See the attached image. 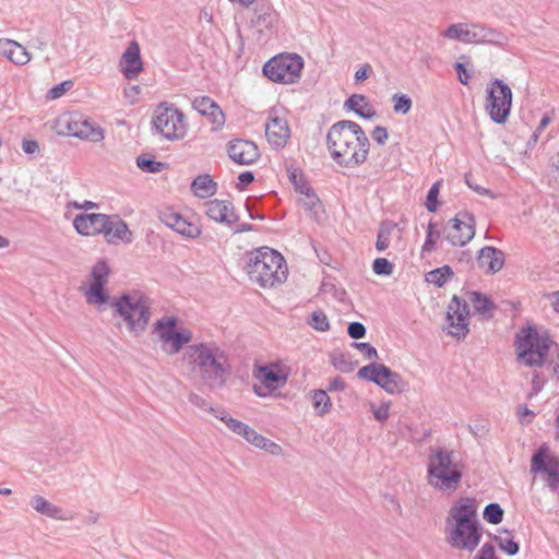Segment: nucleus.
Returning <instances> with one entry per match:
<instances>
[{
    "label": "nucleus",
    "mask_w": 559,
    "mask_h": 559,
    "mask_svg": "<svg viewBox=\"0 0 559 559\" xmlns=\"http://www.w3.org/2000/svg\"><path fill=\"white\" fill-rule=\"evenodd\" d=\"M265 136L272 147L283 148L290 138L287 120L280 117L270 118L265 123Z\"/></svg>",
    "instance_id": "nucleus-24"
},
{
    "label": "nucleus",
    "mask_w": 559,
    "mask_h": 559,
    "mask_svg": "<svg viewBox=\"0 0 559 559\" xmlns=\"http://www.w3.org/2000/svg\"><path fill=\"white\" fill-rule=\"evenodd\" d=\"M73 226L82 236H95L103 234L108 243L132 242V233L127 223L118 215L102 213L78 214L73 219Z\"/></svg>",
    "instance_id": "nucleus-5"
},
{
    "label": "nucleus",
    "mask_w": 559,
    "mask_h": 559,
    "mask_svg": "<svg viewBox=\"0 0 559 559\" xmlns=\"http://www.w3.org/2000/svg\"><path fill=\"white\" fill-rule=\"evenodd\" d=\"M70 206H73L74 209H79V210H93V209H98L99 205L93 201H84L83 203H79L78 201H73L69 204Z\"/></svg>",
    "instance_id": "nucleus-63"
},
{
    "label": "nucleus",
    "mask_w": 559,
    "mask_h": 559,
    "mask_svg": "<svg viewBox=\"0 0 559 559\" xmlns=\"http://www.w3.org/2000/svg\"><path fill=\"white\" fill-rule=\"evenodd\" d=\"M504 511L499 503H488L483 512L484 519L490 524H499L503 520Z\"/></svg>",
    "instance_id": "nucleus-40"
},
{
    "label": "nucleus",
    "mask_w": 559,
    "mask_h": 559,
    "mask_svg": "<svg viewBox=\"0 0 559 559\" xmlns=\"http://www.w3.org/2000/svg\"><path fill=\"white\" fill-rule=\"evenodd\" d=\"M246 271L250 280L261 287H273L286 281L288 269L283 255L269 247L247 254Z\"/></svg>",
    "instance_id": "nucleus-4"
},
{
    "label": "nucleus",
    "mask_w": 559,
    "mask_h": 559,
    "mask_svg": "<svg viewBox=\"0 0 559 559\" xmlns=\"http://www.w3.org/2000/svg\"><path fill=\"white\" fill-rule=\"evenodd\" d=\"M178 318L164 316L153 325V333L160 342V348L169 356L178 354L192 340L189 329L176 330Z\"/></svg>",
    "instance_id": "nucleus-10"
},
{
    "label": "nucleus",
    "mask_w": 559,
    "mask_h": 559,
    "mask_svg": "<svg viewBox=\"0 0 559 559\" xmlns=\"http://www.w3.org/2000/svg\"><path fill=\"white\" fill-rule=\"evenodd\" d=\"M112 306L127 322L130 332L140 335L146 330L151 319V304L141 292L123 293Z\"/></svg>",
    "instance_id": "nucleus-7"
},
{
    "label": "nucleus",
    "mask_w": 559,
    "mask_h": 559,
    "mask_svg": "<svg viewBox=\"0 0 559 559\" xmlns=\"http://www.w3.org/2000/svg\"><path fill=\"white\" fill-rule=\"evenodd\" d=\"M211 122L215 126V129H218L225 123V115L219 106H217L216 110H211L206 115Z\"/></svg>",
    "instance_id": "nucleus-55"
},
{
    "label": "nucleus",
    "mask_w": 559,
    "mask_h": 559,
    "mask_svg": "<svg viewBox=\"0 0 559 559\" xmlns=\"http://www.w3.org/2000/svg\"><path fill=\"white\" fill-rule=\"evenodd\" d=\"M72 81L61 82L48 91L47 97L50 99H57L61 97L67 91H69L72 87Z\"/></svg>",
    "instance_id": "nucleus-51"
},
{
    "label": "nucleus",
    "mask_w": 559,
    "mask_h": 559,
    "mask_svg": "<svg viewBox=\"0 0 559 559\" xmlns=\"http://www.w3.org/2000/svg\"><path fill=\"white\" fill-rule=\"evenodd\" d=\"M217 104L209 96H201L194 98L192 107L202 116H206L209 111L216 110Z\"/></svg>",
    "instance_id": "nucleus-46"
},
{
    "label": "nucleus",
    "mask_w": 559,
    "mask_h": 559,
    "mask_svg": "<svg viewBox=\"0 0 559 559\" xmlns=\"http://www.w3.org/2000/svg\"><path fill=\"white\" fill-rule=\"evenodd\" d=\"M502 532L508 535L507 538L499 535H493L492 539L497 543L498 547L507 555H516L520 550V546L516 542L513 540L512 533L508 530H503Z\"/></svg>",
    "instance_id": "nucleus-38"
},
{
    "label": "nucleus",
    "mask_w": 559,
    "mask_h": 559,
    "mask_svg": "<svg viewBox=\"0 0 559 559\" xmlns=\"http://www.w3.org/2000/svg\"><path fill=\"white\" fill-rule=\"evenodd\" d=\"M352 346L357 348L358 350H360L366 359L371 360V359H378L379 358L378 352H377L376 347H373L369 343L353 342Z\"/></svg>",
    "instance_id": "nucleus-50"
},
{
    "label": "nucleus",
    "mask_w": 559,
    "mask_h": 559,
    "mask_svg": "<svg viewBox=\"0 0 559 559\" xmlns=\"http://www.w3.org/2000/svg\"><path fill=\"white\" fill-rule=\"evenodd\" d=\"M182 360L199 369L200 377L210 389H221L225 385L230 366L224 352L207 343L189 345L182 355Z\"/></svg>",
    "instance_id": "nucleus-2"
},
{
    "label": "nucleus",
    "mask_w": 559,
    "mask_h": 559,
    "mask_svg": "<svg viewBox=\"0 0 559 559\" xmlns=\"http://www.w3.org/2000/svg\"><path fill=\"white\" fill-rule=\"evenodd\" d=\"M518 414L522 424H530L532 418L535 416L534 412L527 406H519Z\"/></svg>",
    "instance_id": "nucleus-60"
},
{
    "label": "nucleus",
    "mask_w": 559,
    "mask_h": 559,
    "mask_svg": "<svg viewBox=\"0 0 559 559\" xmlns=\"http://www.w3.org/2000/svg\"><path fill=\"white\" fill-rule=\"evenodd\" d=\"M453 276V271L449 265H443L431 270L426 275V281L437 287H442L447 281Z\"/></svg>",
    "instance_id": "nucleus-36"
},
{
    "label": "nucleus",
    "mask_w": 559,
    "mask_h": 559,
    "mask_svg": "<svg viewBox=\"0 0 559 559\" xmlns=\"http://www.w3.org/2000/svg\"><path fill=\"white\" fill-rule=\"evenodd\" d=\"M367 330L366 326L357 321L350 322L347 326V334L354 338L359 340L366 336Z\"/></svg>",
    "instance_id": "nucleus-52"
},
{
    "label": "nucleus",
    "mask_w": 559,
    "mask_h": 559,
    "mask_svg": "<svg viewBox=\"0 0 559 559\" xmlns=\"http://www.w3.org/2000/svg\"><path fill=\"white\" fill-rule=\"evenodd\" d=\"M392 100L394 103L393 109L396 114L406 115L409 112L413 102L408 95L396 93L392 96Z\"/></svg>",
    "instance_id": "nucleus-45"
},
{
    "label": "nucleus",
    "mask_w": 559,
    "mask_h": 559,
    "mask_svg": "<svg viewBox=\"0 0 559 559\" xmlns=\"http://www.w3.org/2000/svg\"><path fill=\"white\" fill-rule=\"evenodd\" d=\"M304 59L297 53H278L263 66V74L272 82L293 84L300 79Z\"/></svg>",
    "instance_id": "nucleus-9"
},
{
    "label": "nucleus",
    "mask_w": 559,
    "mask_h": 559,
    "mask_svg": "<svg viewBox=\"0 0 559 559\" xmlns=\"http://www.w3.org/2000/svg\"><path fill=\"white\" fill-rule=\"evenodd\" d=\"M32 507L40 514L56 520H67L61 508L52 504L43 496L36 495L32 498Z\"/></svg>",
    "instance_id": "nucleus-32"
},
{
    "label": "nucleus",
    "mask_w": 559,
    "mask_h": 559,
    "mask_svg": "<svg viewBox=\"0 0 559 559\" xmlns=\"http://www.w3.org/2000/svg\"><path fill=\"white\" fill-rule=\"evenodd\" d=\"M252 445L263 449L267 452H270L273 455H278L282 453V448L274 441L263 437L262 435L258 433L254 436V442L251 443Z\"/></svg>",
    "instance_id": "nucleus-42"
},
{
    "label": "nucleus",
    "mask_w": 559,
    "mask_h": 559,
    "mask_svg": "<svg viewBox=\"0 0 559 559\" xmlns=\"http://www.w3.org/2000/svg\"><path fill=\"white\" fill-rule=\"evenodd\" d=\"M394 265L385 258L373 260L372 270L377 275L389 276L393 273Z\"/></svg>",
    "instance_id": "nucleus-49"
},
{
    "label": "nucleus",
    "mask_w": 559,
    "mask_h": 559,
    "mask_svg": "<svg viewBox=\"0 0 559 559\" xmlns=\"http://www.w3.org/2000/svg\"><path fill=\"white\" fill-rule=\"evenodd\" d=\"M461 59H467V61L466 62H455L453 64V68L457 73L459 82L463 85H467L472 79L473 69L472 70L467 69V66L471 64L468 57L462 56Z\"/></svg>",
    "instance_id": "nucleus-44"
},
{
    "label": "nucleus",
    "mask_w": 559,
    "mask_h": 559,
    "mask_svg": "<svg viewBox=\"0 0 559 559\" xmlns=\"http://www.w3.org/2000/svg\"><path fill=\"white\" fill-rule=\"evenodd\" d=\"M468 44H490L495 46L502 45L504 36L495 28L484 24L469 23Z\"/></svg>",
    "instance_id": "nucleus-25"
},
{
    "label": "nucleus",
    "mask_w": 559,
    "mask_h": 559,
    "mask_svg": "<svg viewBox=\"0 0 559 559\" xmlns=\"http://www.w3.org/2000/svg\"><path fill=\"white\" fill-rule=\"evenodd\" d=\"M468 296L476 313L484 319L492 318V311L496 309V305L490 297L479 292H471Z\"/></svg>",
    "instance_id": "nucleus-31"
},
{
    "label": "nucleus",
    "mask_w": 559,
    "mask_h": 559,
    "mask_svg": "<svg viewBox=\"0 0 559 559\" xmlns=\"http://www.w3.org/2000/svg\"><path fill=\"white\" fill-rule=\"evenodd\" d=\"M440 193V181L435 182L428 190L425 206L428 212L435 213L438 209V197Z\"/></svg>",
    "instance_id": "nucleus-47"
},
{
    "label": "nucleus",
    "mask_w": 559,
    "mask_h": 559,
    "mask_svg": "<svg viewBox=\"0 0 559 559\" xmlns=\"http://www.w3.org/2000/svg\"><path fill=\"white\" fill-rule=\"evenodd\" d=\"M468 306L457 296H453L447 312L449 334L457 340L464 338L469 332L468 329Z\"/></svg>",
    "instance_id": "nucleus-18"
},
{
    "label": "nucleus",
    "mask_w": 559,
    "mask_h": 559,
    "mask_svg": "<svg viewBox=\"0 0 559 559\" xmlns=\"http://www.w3.org/2000/svg\"><path fill=\"white\" fill-rule=\"evenodd\" d=\"M312 394V406L318 416L323 417L329 414L332 409V402L326 391L313 390Z\"/></svg>",
    "instance_id": "nucleus-35"
},
{
    "label": "nucleus",
    "mask_w": 559,
    "mask_h": 559,
    "mask_svg": "<svg viewBox=\"0 0 559 559\" xmlns=\"http://www.w3.org/2000/svg\"><path fill=\"white\" fill-rule=\"evenodd\" d=\"M469 28V23L451 24L444 32V36L450 39L468 44Z\"/></svg>",
    "instance_id": "nucleus-37"
},
{
    "label": "nucleus",
    "mask_w": 559,
    "mask_h": 559,
    "mask_svg": "<svg viewBox=\"0 0 559 559\" xmlns=\"http://www.w3.org/2000/svg\"><path fill=\"white\" fill-rule=\"evenodd\" d=\"M463 473L453 461V451L437 448L428 462L427 480L435 489L455 491L459 488Z\"/></svg>",
    "instance_id": "nucleus-6"
},
{
    "label": "nucleus",
    "mask_w": 559,
    "mask_h": 559,
    "mask_svg": "<svg viewBox=\"0 0 559 559\" xmlns=\"http://www.w3.org/2000/svg\"><path fill=\"white\" fill-rule=\"evenodd\" d=\"M22 150L26 154H35L39 152V144L36 140H23Z\"/></svg>",
    "instance_id": "nucleus-61"
},
{
    "label": "nucleus",
    "mask_w": 559,
    "mask_h": 559,
    "mask_svg": "<svg viewBox=\"0 0 559 559\" xmlns=\"http://www.w3.org/2000/svg\"><path fill=\"white\" fill-rule=\"evenodd\" d=\"M326 146L332 159L337 165L355 168L366 162L370 143L367 134L357 122L341 120L329 129Z\"/></svg>",
    "instance_id": "nucleus-1"
},
{
    "label": "nucleus",
    "mask_w": 559,
    "mask_h": 559,
    "mask_svg": "<svg viewBox=\"0 0 559 559\" xmlns=\"http://www.w3.org/2000/svg\"><path fill=\"white\" fill-rule=\"evenodd\" d=\"M371 71V66L369 63H366L355 72L354 78L357 82H362L370 76Z\"/></svg>",
    "instance_id": "nucleus-59"
},
{
    "label": "nucleus",
    "mask_w": 559,
    "mask_h": 559,
    "mask_svg": "<svg viewBox=\"0 0 559 559\" xmlns=\"http://www.w3.org/2000/svg\"><path fill=\"white\" fill-rule=\"evenodd\" d=\"M215 417L223 421L226 427L234 433L242 437L249 443L254 442V436L258 432L247 424L231 417L226 409H214Z\"/></svg>",
    "instance_id": "nucleus-26"
},
{
    "label": "nucleus",
    "mask_w": 559,
    "mask_h": 559,
    "mask_svg": "<svg viewBox=\"0 0 559 559\" xmlns=\"http://www.w3.org/2000/svg\"><path fill=\"white\" fill-rule=\"evenodd\" d=\"M357 377L377 384L389 394L402 393L407 388V382L400 373L376 361L361 367L357 372Z\"/></svg>",
    "instance_id": "nucleus-12"
},
{
    "label": "nucleus",
    "mask_w": 559,
    "mask_h": 559,
    "mask_svg": "<svg viewBox=\"0 0 559 559\" xmlns=\"http://www.w3.org/2000/svg\"><path fill=\"white\" fill-rule=\"evenodd\" d=\"M308 323L312 329L321 332H325L330 330V322L323 310L318 309L313 311L310 316V320Z\"/></svg>",
    "instance_id": "nucleus-41"
},
{
    "label": "nucleus",
    "mask_w": 559,
    "mask_h": 559,
    "mask_svg": "<svg viewBox=\"0 0 559 559\" xmlns=\"http://www.w3.org/2000/svg\"><path fill=\"white\" fill-rule=\"evenodd\" d=\"M477 262L480 267H487V273L495 274L499 272L504 264V253L500 249L486 246L479 250Z\"/></svg>",
    "instance_id": "nucleus-27"
},
{
    "label": "nucleus",
    "mask_w": 559,
    "mask_h": 559,
    "mask_svg": "<svg viewBox=\"0 0 559 559\" xmlns=\"http://www.w3.org/2000/svg\"><path fill=\"white\" fill-rule=\"evenodd\" d=\"M121 72L127 80H135L143 71L140 46L132 40L120 60Z\"/></svg>",
    "instance_id": "nucleus-23"
},
{
    "label": "nucleus",
    "mask_w": 559,
    "mask_h": 559,
    "mask_svg": "<svg viewBox=\"0 0 559 559\" xmlns=\"http://www.w3.org/2000/svg\"><path fill=\"white\" fill-rule=\"evenodd\" d=\"M254 377L260 381V384H254L253 391L260 397L271 395L287 382V374L283 373L277 365L259 366L254 370Z\"/></svg>",
    "instance_id": "nucleus-17"
},
{
    "label": "nucleus",
    "mask_w": 559,
    "mask_h": 559,
    "mask_svg": "<svg viewBox=\"0 0 559 559\" xmlns=\"http://www.w3.org/2000/svg\"><path fill=\"white\" fill-rule=\"evenodd\" d=\"M371 136L378 144L383 145L388 140V130L384 127L377 126L373 129Z\"/></svg>",
    "instance_id": "nucleus-57"
},
{
    "label": "nucleus",
    "mask_w": 559,
    "mask_h": 559,
    "mask_svg": "<svg viewBox=\"0 0 559 559\" xmlns=\"http://www.w3.org/2000/svg\"><path fill=\"white\" fill-rule=\"evenodd\" d=\"M205 214L213 221L230 226L239 221L230 201L211 200L204 204Z\"/></svg>",
    "instance_id": "nucleus-22"
},
{
    "label": "nucleus",
    "mask_w": 559,
    "mask_h": 559,
    "mask_svg": "<svg viewBox=\"0 0 559 559\" xmlns=\"http://www.w3.org/2000/svg\"><path fill=\"white\" fill-rule=\"evenodd\" d=\"M344 109L354 111L364 119H372L377 117V111L369 103L367 96L362 94H353L344 103Z\"/></svg>",
    "instance_id": "nucleus-30"
},
{
    "label": "nucleus",
    "mask_w": 559,
    "mask_h": 559,
    "mask_svg": "<svg viewBox=\"0 0 559 559\" xmlns=\"http://www.w3.org/2000/svg\"><path fill=\"white\" fill-rule=\"evenodd\" d=\"M545 383L546 379L542 378L538 371H534L532 378V390L527 397L532 399L533 396L537 395L543 390Z\"/></svg>",
    "instance_id": "nucleus-54"
},
{
    "label": "nucleus",
    "mask_w": 559,
    "mask_h": 559,
    "mask_svg": "<svg viewBox=\"0 0 559 559\" xmlns=\"http://www.w3.org/2000/svg\"><path fill=\"white\" fill-rule=\"evenodd\" d=\"M397 224L392 221H383L378 229L376 249L379 252L386 250L391 243V237Z\"/></svg>",
    "instance_id": "nucleus-34"
},
{
    "label": "nucleus",
    "mask_w": 559,
    "mask_h": 559,
    "mask_svg": "<svg viewBox=\"0 0 559 559\" xmlns=\"http://www.w3.org/2000/svg\"><path fill=\"white\" fill-rule=\"evenodd\" d=\"M217 183L210 175H200L193 179L191 190L199 198H210L216 192Z\"/></svg>",
    "instance_id": "nucleus-33"
},
{
    "label": "nucleus",
    "mask_w": 559,
    "mask_h": 559,
    "mask_svg": "<svg viewBox=\"0 0 559 559\" xmlns=\"http://www.w3.org/2000/svg\"><path fill=\"white\" fill-rule=\"evenodd\" d=\"M373 417L379 421H384L389 417V406L381 405L373 411Z\"/></svg>",
    "instance_id": "nucleus-64"
},
{
    "label": "nucleus",
    "mask_w": 559,
    "mask_h": 559,
    "mask_svg": "<svg viewBox=\"0 0 559 559\" xmlns=\"http://www.w3.org/2000/svg\"><path fill=\"white\" fill-rule=\"evenodd\" d=\"M110 275V267L105 259H99L91 270V284L84 296L90 305H105L109 296L105 290Z\"/></svg>",
    "instance_id": "nucleus-14"
},
{
    "label": "nucleus",
    "mask_w": 559,
    "mask_h": 559,
    "mask_svg": "<svg viewBox=\"0 0 559 559\" xmlns=\"http://www.w3.org/2000/svg\"><path fill=\"white\" fill-rule=\"evenodd\" d=\"M512 105V91L500 79L491 81L487 87L486 110L490 119L498 123H504L510 115Z\"/></svg>",
    "instance_id": "nucleus-13"
},
{
    "label": "nucleus",
    "mask_w": 559,
    "mask_h": 559,
    "mask_svg": "<svg viewBox=\"0 0 559 559\" xmlns=\"http://www.w3.org/2000/svg\"><path fill=\"white\" fill-rule=\"evenodd\" d=\"M331 364L343 373H348L354 370V364L343 353L332 354L331 355Z\"/></svg>",
    "instance_id": "nucleus-43"
},
{
    "label": "nucleus",
    "mask_w": 559,
    "mask_h": 559,
    "mask_svg": "<svg viewBox=\"0 0 559 559\" xmlns=\"http://www.w3.org/2000/svg\"><path fill=\"white\" fill-rule=\"evenodd\" d=\"M136 166L144 173L157 174L163 171L167 165L162 162L155 160L153 157L147 155H140L136 157Z\"/></svg>",
    "instance_id": "nucleus-39"
},
{
    "label": "nucleus",
    "mask_w": 559,
    "mask_h": 559,
    "mask_svg": "<svg viewBox=\"0 0 559 559\" xmlns=\"http://www.w3.org/2000/svg\"><path fill=\"white\" fill-rule=\"evenodd\" d=\"M450 515L455 521V525L451 528L447 525V542L455 549L474 551L483 536L474 500L461 499L451 507Z\"/></svg>",
    "instance_id": "nucleus-3"
},
{
    "label": "nucleus",
    "mask_w": 559,
    "mask_h": 559,
    "mask_svg": "<svg viewBox=\"0 0 559 559\" xmlns=\"http://www.w3.org/2000/svg\"><path fill=\"white\" fill-rule=\"evenodd\" d=\"M551 344L552 341L547 334H539L533 326L523 328L514 341L518 360L528 367H542L547 360Z\"/></svg>",
    "instance_id": "nucleus-8"
},
{
    "label": "nucleus",
    "mask_w": 559,
    "mask_h": 559,
    "mask_svg": "<svg viewBox=\"0 0 559 559\" xmlns=\"http://www.w3.org/2000/svg\"><path fill=\"white\" fill-rule=\"evenodd\" d=\"M67 134L91 142H99L104 139V131L94 127L88 120L82 117L69 116L63 119Z\"/></svg>",
    "instance_id": "nucleus-19"
},
{
    "label": "nucleus",
    "mask_w": 559,
    "mask_h": 559,
    "mask_svg": "<svg viewBox=\"0 0 559 559\" xmlns=\"http://www.w3.org/2000/svg\"><path fill=\"white\" fill-rule=\"evenodd\" d=\"M227 153L239 165H251L260 157L258 146L248 140L237 139L228 142Z\"/></svg>",
    "instance_id": "nucleus-21"
},
{
    "label": "nucleus",
    "mask_w": 559,
    "mask_h": 559,
    "mask_svg": "<svg viewBox=\"0 0 559 559\" xmlns=\"http://www.w3.org/2000/svg\"><path fill=\"white\" fill-rule=\"evenodd\" d=\"M439 230H427L425 242L421 247L423 252H431L436 248L437 240L440 238Z\"/></svg>",
    "instance_id": "nucleus-53"
},
{
    "label": "nucleus",
    "mask_w": 559,
    "mask_h": 559,
    "mask_svg": "<svg viewBox=\"0 0 559 559\" xmlns=\"http://www.w3.org/2000/svg\"><path fill=\"white\" fill-rule=\"evenodd\" d=\"M345 381L341 377H335L332 379L328 385V391H344L345 390Z\"/></svg>",
    "instance_id": "nucleus-62"
},
{
    "label": "nucleus",
    "mask_w": 559,
    "mask_h": 559,
    "mask_svg": "<svg viewBox=\"0 0 559 559\" xmlns=\"http://www.w3.org/2000/svg\"><path fill=\"white\" fill-rule=\"evenodd\" d=\"M275 21V14L272 11L264 12L257 16V24L265 28H271Z\"/></svg>",
    "instance_id": "nucleus-56"
},
{
    "label": "nucleus",
    "mask_w": 559,
    "mask_h": 559,
    "mask_svg": "<svg viewBox=\"0 0 559 559\" xmlns=\"http://www.w3.org/2000/svg\"><path fill=\"white\" fill-rule=\"evenodd\" d=\"M188 401L193 406H195V407H198V408H200L202 411L211 413L214 417H215L214 409H224L221 406H217V407L211 406L206 399L202 397L201 395H199L197 393H190L189 396H188Z\"/></svg>",
    "instance_id": "nucleus-48"
},
{
    "label": "nucleus",
    "mask_w": 559,
    "mask_h": 559,
    "mask_svg": "<svg viewBox=\"0 0 559 559\" xmlns=\"http://www.w3.org/2000/svg\"><path fill=\"white\" fill-rule=\"evenodd\" d=\"M302 187L305 188V191L300 190V194L304 195L300 199V203L308 212V215L316 222L320 223L324 218L323 205L314 190L307 182H302Z\"/></svg>",
    "instance_id": "nucleus-29"
},
{
    "label": "nucleus",
    "mask_w": 559,
    "mask_h": 559,
    "mask_svg": "<svg viewBox=\"0 0 559 559\" xmlns=\"http://www.w3.org/2000/svg\"><path fill=\"white\" fill-rule=\"evenodd\" d=\"M0 56L5 57L16 66H24L31 60V53L25 47L8 38L0 39Z\"/></svg>",
    "instance_id": "nucleus-28"
},
{
    "label": "nucleus",
    "mask_w": 559,
    "mask_h": 559,
    "mask_svg": "<svg viewBox=\"0 0 559 559\" xmlns=\"http://www.w3.org/2000/svg\"><path fill=\"white\" fill-rule=\"evenodd\" d=\"M475 236V217L467 211L460 212L450 219L447 226L445 239L452 246H465Z\"/></svg>",
    "instance_id": "nucleus-16"
},
{
    "label": "nucleus",
    "mask_w": 559,
    "mask_h": 559,
    "mask_svg": "<svg viewBox=\"0 0 559 559\" xmlns=\"http://www.w3.org/2000/svg\"><path fill=\"white\" fill-rule=\"evenodd\" d=\"M159 219L169 228L183 237L194 239L201 235V227L188 222L178 212L165 209L159 212Z\"/></svg>",
    "instance_id": "nucleus-20"
},
{
    "label": "nucleus",
    "mask_w": 559,
    "mask_h": 559,
    "mask_svg": "<svg viewBox=\"0 0 559 559\" xmlns=\"http://www.w3.org/2000/svg\"><path fill=\"white\" fill-rule=\"evenodd\" d=\"M238 183H237V189L238 190H243L248 185H250L251 182H253L254 180V175L252 171H243L241 173L239 176H238Z\"/></svg>",
    "instance_id": "nucleus-58"
},
{
    "label": "nucleus",
    "mask_w": 559,
    "mask_h": 559,
    "mask_svg": "<svg viewBox=\"0 0 559 559\" xmlns=\"http://www.w3.org/2000/svg\"><path fill=\"white\" fill-rule=\"evenodd\" d=\"M152 123L155 131L169 141L183 139L187 134L185 115L167 103L157 107Z\"/></svg>",
    "instance_id": "nucleus-11"
},
{
    "label": "nucleus",
    "mask_w": 559,
    "mask_h": 559,
    "mask_svg": "<svg viewBox=\"0 0 559 559\" xmlns=\"http://www.w3.org/2000/svg\"><path fill=\"white\" fill-rule=\"evenodd\" d=\"M549 447L546 443L533 453L531 459V472L548 476V486L557 489L559 486V457L549 455Z\"/></svg>",
    "instance_id": "nucleus-15"
}]
</instances>
